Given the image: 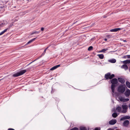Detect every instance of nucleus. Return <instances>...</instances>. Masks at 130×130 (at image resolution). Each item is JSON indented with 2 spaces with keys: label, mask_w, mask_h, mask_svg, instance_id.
Wrapping results in <instances>:
<instances>
[{
  "label": "nucleus",
  "mask_w": 130,
  "mask_h": 130,
  "mask_svg": "<svg viewBox=\"0 0 130 130\" xmlns=\"http://www.w3.org/2000/svg\"><path fill=\"white\" fill-rule=\"evenodd\" d=\"M110 81L111 83L112 84L111 88L112 92L114 93L115 92V88L116 86L115 85L117 84L118 83V80L116 78H114L112 79Z\"/></svg>",
  "instance_id": "obj_1"
},
{
  "label": "nucleus",
  "mask_w": 130,
  "mask_h": 130,
  "mask_svg": "<svg viewBox=\"0 0 130 130\" xmlns=\"http://www.w3.org/2000/svg\"><path fill=\"white\" fill-rule=\"evenodd\" d=\"M125 90V86L121 85L118 87L117 91L119 92L122 93L124 92Z\"/></svg>",
  "instance_id": "obj_2"
},
{
  "label": "nucleus",
  "mask_w": 130,
  "mask_h": 130,
  "mask_svg": "<svg viewBox=\"0 0 130 130\" xmlns=\"http://www.w3.org/2000/svg\"><path fill=\"white\" fill-rule=\"evenodd\" d=\"M115 76L114 74H111V73L109 72H108L105 74V75L104 77L106 80L108 79H112Z\"/></svg>",
  "instance_id": "obj_3"
},
{
  "label": "nucleus",
  "mask_w": 130,
  "mask_h": 130,
  "mask_svg": "<svg viewBox=\"0 0 130 130\" xmlns=\"http://www.w3.org/2000/svg\"><path fill=\"white\" fill-rule=\"evenodd\" d=\"M26 71L25 70H22L19 72L16 73L13 75V76L15 77H17L22 75L25 73Z\"/></svg>",
  "instance_id": "obj_4"
},
{
  "label": "nucleus",
  "mask_w": 130,
  "mask_h": 130,
  "mask_svg": "<svg viewBox=\"0 0 130 130\" xmlns=\"http://www.w3.org/2000/svg\"><path fill=\"white\" fill-rule=\"evenodd\" d=\"M122 107L123 110H122V113H125L127 112L128 107L127 105L123 104L122 105Z\"/></svg>",
  "instance_id": "obj_5"
},
{
  "label": "nucleus",
  "mask_w": 130,
  "mask_h": 130,
  "mask_svg": "<svg viewBox=\"0 0 130 130\" xmlns=\"http://www.w3.org/2000/svg\"><path fill=\"white\" fill-rule=\"evenodd\" d=\"M117 122V120L116 119H112L109 122V124L110 125H114Z\"/></svg>",
  "instance_id": "obj_6"
},
{
  "label": "nucleus",
  "mask_w": 130,
  "mask_h": 130,
  "mask_svg": "<svg viewBox=\"0 0 130 130\" xmlns=\"http://www.w3.org/2000/svg\"><path fill=\"white\" fill-rule=\"evenodd\" d=\"M130 116H126L122 117L120 119V121H123L125 119H129Z\"/></svg>",
  "instance_id": "obj_7"
},
{
  "label": "nucleus",
  "mask_w": 130,
  "mask_h": 130,
  "mask_svg": "<svg viewBox=\"0 0 130 130\" xmlns=\"http://www.w3.org/2000/svg\"><path fill=\"white\" fill-rule=\"evenodd\" d=\"M125 96L126 97H128L130 94V90L127 89L124 93Z\"/></svg>",
  "instance_id": "obj_8"
},
{
  "label": "nucleus",
  "mask_w": 130,
  "mask_h": 130,
  "mask_svg": "<svg viewBox=\"0 0 130 130\" xmlns=\"http://www.w3.org/2000/svg\"><path fill=\"white\" fill-rule=\"evenodd\" d=\"M118 79L119 82H120L121 84H123L125 82V80L124 79L121 78H118Z\"/></svg>",
  "instance_id": "obj_9"
},
{
  "label": "nucleus",
  "mask_w": 130,
  "mask_h": 130,
  "mask_svg": "<svg viewBox=\"0 0 130 130\" xmlns=\"http://www.w3.org/2000/svg\"><path fill=\"white\" fill-rule=\"evenodd\" d=\"M129 123V121L128 120H126L124 121L123 123V125L125 127L127 126Z\"/></svg>",
  "instance_id": "obj_10"
},
{
  "label": "nucleus",
  "mask_w": 130,
  "mask_h": 130,
  "mask_svg": "<svg viewBox=\"0 0 130 130\" xmlns=\"http://www.w3.org/2000/svg\"><path fill=\"white\" fill-rule=\"evenodd\" d=\"M123 29L122 28H115L113 29H111L110 30L111 32H116L119 30Z\"/></svg>",
  "instance_id": "obj_11"
},
{
  "label": "nucleus",
  "mask_w": 130,
  "mask_h": 130,
  "mask_svg": "<svg viewBox=\"0 0 130 130\" xmlns=\"http://www.w3.org/2000/svg\"><path fill=\"white\" fill-rule=\"evenodd\" d=\"M121 109L122 108L120 106H118L117 107L116 109V110H117L118 112L119 113H122V110Z\"/></svg>",
  "instance_id": "obj_12"
},
{
  "label": "nucleus",
  "mask_w": 130,
  "mask_h": 130,
  "mask_svg": "<svg viewBox=\"0 0 130 130\" xmlns=\"http://www.w3.org/2000/svg\"><path fill=\"white\" fill-rule=\"evenodd\" d=\"M121 68L122 69H124L125 70H127L128 69V67L126 64H125L122 66L121 67Z\"/></svg>",
  "instance_id": "obj_13"
},
{
  "label": "nucleus",
  "mask_w": 130,
  "mask_h": 130,
  "mask_svg": "<svg viewBox=\"0 0 130 130\" xmlns=\"http://www.w3.org/2000/svg\"><path fill=\"white\" fill-rule=\"evenodd\" d=\"M122 63L124 64L130 63V59H127L122 62Z\"/></svg>",
  "instance_id": "obj_14"
},
{
  "label": "nucleus",
  "mask_w": 130,
  "mask_h": 130,
  "mask_svg": "<svg viewBox=\"0 0 130 130\" xmlns=\"http://www.w3.org/2000/svg\"><path fill=\"white\" fill-rule=\"evenodd\" d=\"M60 65L59 64L53 67L50 70H53L56 69L57 68L59 67L60 66Z\"/></svg>",
  "instance_id": "obj_15"
},
{
  "label": "nucleus",
  "mask_w": 130,
  "mask_h": 130,
  "mask_svg": "<svg viewBox=\"0 0 130 130\" xmlns=\"http://www.w3.org/2000/svg\"><path fill=\"white\" fill-rule=\"evenodd\" d=\"M108 61L110 62L114 63L116 62V60L115 59H112L109 60Z\"/></svg>",
  "instance_id": "obj_16"
},
{
  "label": "nucleus",
  "mask_w": 130,
  "mask_h": 130,
  "mask_svg": "<svg viewBox=\"0 0 130 130\" xmlns=\"http://www.w3.org/2000/svg\"><path fill=\"white\" fill-rule=\"evenodd\" d=\"M8 30H9V28H7L0 33V36L3 34L5 32H6Z\"/></svg>",
  "instance_id": "obj_17"
},
{
  "label": "nucleus",
  "mask_w": 130,
  "mask_h": 130,
  "mask_svg": "<svg viewBox=\"0 0 130 130\" xmlns=\"http://www.w3.org/2000/svg\"><path fill=\"white\" fill-rule=\"evenodd\" d=\"M36 38H34L30 40L28 42H27V43L25 44V45H27L28 44H29L30 43H31L34 41L35 40Z\"/></svg>",
  "instance_id": "obj_18"
},
{
  "label": "nucleus",
  "mask_w": 130,
  "mask_h": 130,
  "mask_svg": "<svg viewBox=\"0 0 130 130\" xmlns=\"http://www.w3.org/2000/svg\"><path fill=\"white\" fill-rule=\"evenodd\" d=\"M97 56L99 57V58L101 59H102L104 57V55L103 54H100L97 55Z\"/></svg>",
  "instance_id": "obj_19"
},
{
  "label": "nucleus",
  "mask_w": 130,
  "mask_h": 130,
  "mask_svg": "<svg viewBox=\"0 0 130 130\" xmlns=\"http://www.w3.org/2000/svg\"><path fill=\"white\" fill-rule=\"evenodd\" d=\"M126 86L129 88H130V83L128 81H126Z\"/></svg>",
  "instance_id": "obj_20"
},
{
  "label": "nucleus",
  "mask_w": 130,
  "mask_h": 130,
  "mask_svg": "<svg viewBox=\"0 0 130 130\" xmlns=\"http://www.w3.org/2000/svg\"><path fill=\"white\" fill-rule=\"evenodd\" d=\"M118 116L117 113L114 112L112 114V116L113 118H116Z\"/></svg>",
  "instance_id": "obj_21"
},
{
  "label": "nucleus",
  "mask_w": 130,
  "mask_h": 130,
  "mask_svg": "<svg viewBox=\"0 0 130 130\" xmlns=\"http://www.w3.org/2000/svg\"><path fill=\"white\" fill-rule=\"evenodd\" d=\"M108 50V49L107 48L106 49H103L101 51H100V52L105 53V51Z\"/></svg>",
  "instance_id": "obj_22"
},
{
  "label": "nucleus",
  "mask_w": 130,
  "mask_h": 130,
  "mask_svg": "<svg viewBox=\"0 0 130 130\" xmlns=\"http://www.w3.org/2000/svg\"><path fill=\"white\" fill-rule=\"evenodd\" d=\"M119 99L122 102H123L124 99V98H123L122 97H119Z\"/></svg>",
  "instance_id": "obj_23"
},
{
  "label": "nucleus",
  "mask_w": 130,
  "mask_h": 130,
  "mask_svg": "<svg viewBox=\"0 0 130 130\" xmlns=\"http://www.w3.org/2000/svg\"><path fill=\"white\" fill-rule=\"evenodd\" d=\"M40 32V31H35L34 32H33L31 34V35H32L34 34H38Z\"/></svg>",
  "instance_id": "obj_24"
},
{
  "label": "nucleus",
  "mask_w": 130,
  "mask_h": 130,
  "mask_svg": "<svg viewBox=\"0 0 130 130\" xmlns=\"http://www.w3.org/2000/svg\"><path fill=\"white\" fill-rule=\"evenodd\" d=\"M93 49V47L92 46H90L88 48V51H90L92 50Z\"/></svg>",
  "instance_id": "obj_25"
},
{
  "label": "nucleus",
  "mask_w": 130,
  "mask_h": 130,
  "mask_svg": "<svg viewBox=\"0 0 130 130\" xmlns=\"http://www.w3.org/2000/svg\"><path fill=\"white\" fill-rule=\"evenodd\" d=\"M129 100V99L128 98L124 99V98L123 102H125L128 101Z\"/></svg>",
  "instance_id": "obj_26"
},
{
  "label": "nucleus",
  "mask_w": 130,
  "mask_h": 130,
  "mask_svg": "<svg viewBox=\"0 0 130 130\" xmlns=\"http://www.w3.org/2000/svg\"><path fill=\"white\" fill-rule=\"evenodd\" d=\"M78 129L76 127H75L71 129L70 130H78Z\"/></svg>",
  "instance_id": "obj_27"
},
{
  "label": "nucleus",
  "mask_w": 130,
  "mask_h": 130,
  "mask_svg": "<svg viewBox=\"0 0 130 130\" xmlns=\"http://www.w3.org/2000/svg\"><path fill=\"white\" fill-rule=\"evenodd\" d=\"M80 130H87L86 128L85 127H82L80 128Z\"/></svg>",
  "instance_id": "obj_28"
},
{
  "label": "nucleus",
  "mask_w": 130,
  "mask_h": 130,
  "mask_svg": "<svg viewBox=\"0 0 130 130\" xmlns=\"http://www.w3.org/2000/svg\"><path fill=\"white\" fill-rule=\"evenodd\" d=\"M4 23H2L1 24H0V25H1V27H3V25L4 24Z\"/></svg>",
  "instance_id": "obj_29"
},
{
  "label": "nucleus",
  "mask_w": 130,
  "mask_h": 130,
  "mask_svg": "<svg viewBox=\"0 0 130 130\" xmlns=\"http://www.w3.org/2000/svg\"><path fill=\"white\" fill-rule=\"evenodd\" d=\"M46 50H45V49L44 50V52H43V53L42 54V55H44L45 54V52H46Z\"/></svg>",
  "instance_id": "obj_30"
},
{
  "label": "nucleus",
  "mask_w": 130,
  "mask_h": 130,
  "mask_svg": "<svg viewBox=\"0 0 130 130\" xmlns=\"http://www.w3.org/2000/svg\"><path fill=\"white\" fill-rule=\"evenodd\" d=\"M127 58H130V55H127Z\"/></svg>",
  "instance_id": "obj_31"
},
{
  "label": "nucleus",
  "mask_w": 130,
  "mask_h": 130,
  "mask_svg": "<svg viewBox=\"0 0 130 130\" xmlns=\"http://www.w3.org/2000/svg\"><path fill=\"white\" fill-rule=\"evenodd\" d=\"M127 55L124 56L123 57V58H127Z\"/></svg>",
  "instance_id": "obj_32"
},
{
  "label": "nucleus",
  "mask_w": 130,
  "mask_h": 130,
  "mask_svg": "<svg viewBox=\"0 0 130 130\" xmlns=\"http://www.w3.org/2000/svg\"><path fill=\"white\" fill-rule=\"evenodd\" d=\"M107 130H114V129L111 128H109L107 129Z\"/></svg>",
  "instance_id": "obj_33"
},
{
  "label": "nucleus",
  "mask_w": 130,
  "mask_h": 130,
  "mask_svg": "<svg viewBox=\"0 0 130 130\" xmlns=\"http://www.w3.org/2000/svg\"><path fill=\"white\" fill-rule=\"evenodd\" d=\"M8 130H15L13 129L12 128H9Z\"/></svg>",
  "instance_id": "obj_34"
},
{
  "label": "nucleus",
  "mask_w": 130,
  "mask_h": 130,
  "mask_svg": "<svg viewBox=\"0 0 130 130\" xmlns=\"http://www.w3.org/2000/svg\"><path fill=\"white\" fill-rule=\"evenodd\" d=\"M44 28L43 27H42L41 28V31H43L44 30Z\"/></svg>",
  "instance_id": "obj_35"
},
{
  "label": "nucleus",
  "mask_w": 130,
  "mask_h": 130,
  "mask_svg": "<svg viewBox=\"0 0 130 130\" xmlns=\"http://www.w3.org/2000/svg\"><path fill=\"white\" fill-rule=\"evenodd\" d=\"M13 7H14V8H16L18 7V6H14Z\"/></svg>",
  "instance_id": "obj_36"
},
{
  "label": "nucleus",
  "mask_w": 130,
  "mask_h": 130,
  "mask_svg": "<svg viewBox=\"0 0 130 130\" xmlns=\"http://www.w3.org/2000/svg\"><path fill=\"white\" fill-rule=\"evenodd\" d=\"M123 41L124 42H127V41L126 40H123Z\"/></svg>",
  "instance_id": "obj_37"
},
{
  "label": "nucleus",
  "mask_w": 130,
  "mask_h": 130,
  "mask_svg": "<svg viewBox=\"0 0 130 130\" xmlns=\"http://www.w3.org/2000/svg\"><path fill=\"white\" fill-rule=\"evenodd\" d=\"M104 40L105 41H107V39L106 38H105L104 39Z\"/></svg>",
  "instance_id": "obj_38"
},
{
  "label": "nucleus",
  "mask_w": 130,
  "mask_h": 130,
  "mask_svg": "<svg viewBox=\"0 0 130 130\" xmlns=\"http://www.w3.org/2000/svg\"><path fill=\"white\" fill-rule=\"evenodd\" d=\"M48 48V47H46V48L45 49V50H46L47 49V48Z\"/></svg>",
  "instance_id": "obj_39"
},
{
  "label": "nucleus",
  "mask_w": 130,
  "mask_h": 130,
  "mask_svg": "<svg viewBox=\"0 0 130 130\" xmlns=\"http://www.w3.org/2000/svg\"><path fill=\"white\" fill-rule=\"evenodd\" d=\"M117 128V127H115V128H114V129H115V128Z\"/></svg>",
  "instance_id": "obj_40"
},
{
  "label": "nucleus",
  "mask_w": 130,
  "mask_h": 130,
  "mask_svg": "<svg viewBox=\"0 0 130 130\" xmlns=\"http://www.w3.org/2000/svg\"><path fill=\"white\" fill-rule=\"evenodd\" d=\"M129 72H130V69H129Z\"/></svg>",
  "instance_id": "obj_41"
},
{
  "label": "nucleus",
  "mask_w": 130,
  "mask_h": 130,
  "mask_svg": "<svg viewBox=\"0 0 130 130\" xmlns=\"http://www.w3.org/2000/svg\"><path fill=\"white\" fill-rule=\"evenodd\" d=\"M0 26H1V25H0Z\"/></svg>",
  "instance_id": "obj_42"
}]
</instances>
